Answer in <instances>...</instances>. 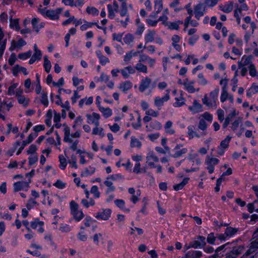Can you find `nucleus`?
Wrapping results in <instances>:
<instances>
[{"label": "nucleus", "instance_id": "7", "mask_svg": "<svg viewBox=\"0 0 258 258\" xmlns=\"http://www.w3.org/2000/svg\"><path fill=\"white\" fill-rule=\"evenodd\" d=\"M111 211L109 209H104L102 212H98L95 217L103 220H107L111 216Z\"/></svg>", "mask_w": 258, "mask_h": 258}, {"label": "nucleus", "instance_id": "59", "mask_svg": "<svg viewBox=\"0 0 258 258\" xmlns=\"http://www.w3.org/2000/svg\"><path fill=\"white\" fill-rule=\"evenodd\" d=\"M248 208V211L249 213H252L253 210L256 209V206L255 204L253 202L252 203H249L247 206Z\"/></svg>", "mask_w": 258, "mask_h": 258}, {"label": "nucleus", "instance_id": "14", "mask_svg": "<svg viewBox=\"0 0 258 258\" xmlns=\"http://www.w3.org/2000/svg\"><path fill=\"white\" fill-rule=\"evenodd\" d=\"M186 258H200L202 256V253L200 251H190L186 253Z\"/></svg>", "mask_w": 258, "mask_h": 258}, {"label": "nucleus", "instance_id": "8", "mask_svg": "<svg viewBox=\"0 0 258 258\" xmlns=\"http://www.w3.org/2000/svg\"><path fill=\"white\" fill-rule=\"evenodd\" d=\"M151 83V79L148 77H146L145 79H142L139 87V91L141 92H144L149 88Z\"/></svg>", "mask_w": 258, "mask_h": 258}, {"label": "nucleus", "instance_id": "31", "mask_svg": "<svg viewBox=\"0 0 258 258\" xmlns=\"http://www.w3.org/2000/svg\"><path fill=\"white\" fill-rule=\"evenodd\" d=\"M86 12L88 14L93 15H98L99 11L95 7H88L86 9Z\"/></svg>", "mask_w": 258, "mask_h": 258}, {"label": "nucleus", "instance_id": "20", "mask_svg": "<svg viewBox=\"0 0 258 258\" xmlns=\"http://www.w3.org/2000/svg\"><path fill=\"white\" fill-rule=\"evenodd\" d=\"M155 34V31L151 30L149 31L145 38L146 43L152 42L154 40Z\"/></svg>", "mask_w": 258, "mask_h": 258}, {"label": "nucleus", "instance_id": "51", "mask_svg": "<svg viewBox=\"0 0 258 258\" xmlns=\"http://www.w3.org/2000/svg\"><path fill=\"white\" fill-rule=\"evenodd\" d=\"M207 127L206 122L204 119H201L199 122V128L203 131H205Z\"/></svg>", "mask_w": 258, "mask_h": 258}, {"label": "nucleus", "instance_id": "61", "mask_svg": "<svg viewBox=\"0 0 258 258\" xmlns=\"http://www.w3.org/2000/svg\"><path fill=\"white\" fill-rule=\"evenodd\" d=\"M85 24L82 25L80 27V29L82 31H85L88 28L91 27V24L90 23L87 22L86 21H84Z\"/></svg>", "mask_w": 258, "mask_h": 258}, {"label": "nucleus", "instance_id": "29", "mask_svg": "<svg viewBox=\"0 0 258 258\" xmlns=\"http://www.w3.org/2000/svg\"><path fill=\"white\" fill-rule=\"evenodd\" d=\"M131 146L132 148H140L141 146V142L135 137L131 138Z\"/></svg>", "mask_w": 258, "mask_h": 258}, {"label": "nucleus", "instance_id": "18", "mask_svg": "<svg viewBox=\"0 0 258 258\" xmlns=\"http://www.w3.org/2000/svg\"><path fill=\"white\" fill-rule=\"evenodd\" d=\"M238 228H235L232 227H228L225 231V235L227 237H231L235 234L238 231Z\"/></svg>", "mask_w": 258, "mask_h": 258}, {"label": "nucleus", "instance_id": "2", "mask_svg": "<svg viewBox=\"0 0 258 258\" xmlns=\"http://www.w3.org/2000/svg\"><path fill=\"white\" fill-rule=\"evenodd\" d=\"M207 158L205 163L208 165L207 169L209 173L211 174L214 172V166L218 164L219 160L217 158L213 157L210 158L208 157Z\"/></svg>", "mask_w": 258, "mask_h": 258}, {"label": "nucleus", "instance_id": "44", "mask_svg": "<svg viewBox=\"0 0 258 258\" xmlns=\"http://www.w3.org/2000/svg\"><path fill=\"white\" fill-rule=\"evenodd\" d=\"M41 102L45 106H47L48 105V101L47 99V95L45 93H43L41 96Z\"/></svg>", "mask_w": 258, "mask_h": 258}, {"label": "nucleus", "instance_id": "55", "mask_svg": "<svg viewBox=\"0 0 258 258\" xmlns=\"http://www.w3.org/2000/svg\"><path fill=\"white\" fill-rule=\"evenodd\" d=\"M218 0H205V4L209 7H213L218 3Z\"/></svg>", "mask_w": 258, "mask_h": 258}, {"label": "nucleus", "instance_id": "16", "mask_svg": "<svg viewBox=\"0 0 258 258\" xmlns=\"http://www.w3.org/2000/svg\"><path fill=\"white\" fill-rule=\"evenodd\" d=\"M132 87V83L130 81H126L124 83H121L119 88L121 89L123 92H126L127 90H130Z\"/></svg>", "mask_w": 258, "mask_h": 258}, {"label": "nucleus", "instance_id": "46", "mask_svg": "<svg viewBox=\"0 0 258 258\" xmlns=\"http://www.w3.org/2000/svg\"><path fill=\"white\" fill-rule=\"evenodd\" d=\"M78 205L74 201H72L70 202V208L71 210V213L78 211Z\"/></svg>", "mask_w": 258, "mask_h": 258}, {"label": "nucleus", "instance_id": "1", "mask_svg": "<svg viewBox=\"0 0 258 258\" xmlns=\"http://www.w3.org/2000/svg\"><path fill=\"white\" fill-rule=\"evenodd\" d=\"M194 14L197 19L199 20L204 16L206 10V7L202 3H200L194 7Z\"/></svg>", "mask_w": 258, "mask_h": 258}, {"label": "nucleus", "instance_id": "32", "mask_svg": "<svg viewBox=\"0 0 258 258\" xmlns=\"http://www.w3.org/2000/svg\"><path fill=\"white\" fill-rule=\"evenodd\" d=\"M34 53L32 56H35V57L38 60H40L41 58L42 53L40 50L38 49L37 45L35 44L34 45Z\"/></svg>", "mask_w": 258, "mask_h": 258}, {"label": "nucleus", "instance_id": "21", "mask_svg": "<svg viewBox=\"0 0 258 258\" xmlns=\"http://www.w3.org/2000/svg\"><path fill=\"white\" fill-rule=\"evenodd\" d=\"M182 21L178 20L174 22H171L168 25V28L171 30H178L179 28V25L182 24Z\"/></svg>", "mask_w": 258, "mask_h": 258}, {"label": "nucleus", "instance_id": "52", "mask_svg": "<svg viewBox=\"0 0 258 258\" xmlns=\"http://www.w3.org/2000/svg\"><path fill=\"white\" fill-rule=\"evenodd\" d=\"M215 239L216 237L214 236V233H211L208 235L207 240L209 243L214 244Z\"/></svg>", "mask_w": 258, "mask_h": 258}, {"label": "nucleus", "instance_id": "15", "mask_svg": "<svg viewBox=\"0 0 258 258\" xmlns=\"http://www.w3.org/2000/svg\"><path fill=\"white\" fill-rule=\"evenodd\" d=\"M188 79H186L185 82H184V83H183V85L184 86L185 89L188 92L190 93H194L196 90L193 86L194 82H191L190 83H188Z\"/></svg>", "mask_w": 258, "mask_h": 258}, {"label": "nucleus", "instance_id": "25", "mask_svg": "<svg viewBox=\"0 0 258 258\" xmlns=\"http://www.w3.org/2000/svg\"><path fill=\"white\" fill-rule=\"evenodd\" d=\"M95 168L94 167L90 166L89 168H86L84 172L81 173V176H86L88 175L92 174L94 173Z\"/></svg>", "mask_w": 258, "mask_h": 258}, {"label": "nucleus", "instance_id": "9", "mask_svg": "<svg viewBox=\"0 0 258 258\" xmlns=\"http://www.w3.org/2000/svg\"><path fill=\"white\" fill-rule=\"evenodd\" d=\"M31 182L30 180H29L28 182L26 181H18L14 183V190L15 192L18 191L22 189L24 187H28L29 186V183Z\"/></svg>", "mask_w": 258, "mask_h": 258}, {"label": "nucleus", "instance_id": "57", "mask_svg": "<svg viewBox=\"0 0 258 258\" xmlns=\"http://www.w3.org/2000/svg\"><path fill=\"white\" fill-rule=\"evenodd\" d=\"M37 150V147L35 145H31L29 149L27 150V153L28 154H32L36 152Z\"/></svg>", "mask_w": 258, "mask_h": 258}, {"label": "nucleus", "instance_id": "19", "mask_svg": "<svg viewBox=\"0 0 258 258\" xmlns=\"http://www.w3.org/2000/svg\"><path fill=\"white\" fill-rule=\"evenodd\" d=\"M227 84L226 82L224 83V86L222 87V92L221 95L220 99L222 102H225L228 97V93L227 91Z\"/></svg>", "mask_w": 258, "mask_h": 258}, {"label": "nucleus", "instance_id": "17", "mask_svg": "<svg viewBox=\"0 0 258 258\" xmlns=\"http://www.w3.org/2000/svg\"><path fill=\"white\" fill-rule=\"evenodd\" d=\"M236 115L235 110H234L231 113L229 114L226 117L223 127L225 128L229 124L231 119Z\"/></svg>", "mask_w": 258, "mask_h": 258}, {"label": "nucleus", "instance_id": "4", "mask_svg": "<svg viewBox=\"0 0 258 258\" xmlns=\"http://www.w3.org/2000/svg\"><path fill=\"white\" fill-rule=\"evenodd\" d=\"M62 8H58L55 10H47L46 16L51 20H57L59 18V15L62 12Z\"/></svg>", "mask_w": 258, "mask_h": 258}, {"label": "nucleus", "instance_id": "3", "mask_svg": "<svg viewBox=\"0 0 258 258\" xmlns=\"http://www.w3.org/2000/svg\"><path fill=\"white\" fill-rule=\"evenodd\" d=\"M244 247L240 245L238 247H234L233 249L226 254L225 258H235L239 255L244 250Z\"/></svg>", "mask_w": 258, "mask_h": 258}, {"label": "nucleus", "instance_id": "38", "mask_svg": "<svg viewBox=\"0 0 258 258\" xmlns=\"http://www.w3.org/2000/svg\"><path fill=\"white\" fill-rule=\"evenodd\" d=\"M104 184L108 187L107 192L113 191L115 190V187L113 185L111 181H108V179L104 181Z\"/></svg>", "mask_w": 258, "mask_h": 258}, {"label": "nucleus", "instance_id": "27", "mask_svg": "<svg viewBox=\"0 0 258 258\" xmlns=\"http://www.w3.org/2000/svg\"><path fill=\"white\" fill-rule=\"evenodd\" d=\"M10 27L11 28H15L17 31L20 30V26L19 25V19H16L13 20L12 18L10 19Z\"/></svg>", "mask_w": 258, "mask_h": 258}, {"label": "nucleus", "instance_id": "13", "mask_svg": "<svg viewBox=\"0 0 258 258\" xmlns=\"http://www.w3.org/2000/svg\"><path fill=\"white\" fill-rule=\"evenodd\" d=\"M19 72H22L25 75H27L28 74L27 70L25 68L17 64L13 68V74L14 76H16L18 73Z\"/></svg>", "mask_w": 258, "mask_h": 258}, {"label": "nucleus", "instance_id": "34", "mask_svg": "<svg viewBox=\"0 0 258 258\" xmlns=\"http://www.w3.org/2000/svg\"><path fill=\"white\" fill-rule=\"evenodd\" d=\"M103 128L102 127L99 128L98 126H96L93 130L92 134L94 135L99 134L101 137L104 136V134L103 133Z\"/></svg>", "mask_w": 258, "mask_h": 258}, {"label": "nucleus", "instance_id": "48", "mask_svg": "<svg viewBox=\"0 0 258 258\" xmlns=\"http://www.w3.org/2000/svg\"><path fill=\"white\" fill-rule=\"evenodd\" d=\"M59 230L62 232H69L71 231V228L69 225L62 224L60 227Z\"/></svg>", "mask_w": 258, "mask_h": 258}, {"label": "nucleus", "instance_id": "54", "mask_svg": "<svg viewBox=\"0 0 258 258\" xmlns=\"http://www.w3.org/2000/svg\"><path fill=\"white\" fill-rule=\"evenodd\" d=\"M158 22V20H154L151 18H148V19H146V22L147 23L148 25L150 26H152V27L156 26Z\"/></svg>", "mask_w": 258, "mask_h": 258}, {"label": "nucleus", "instance_id": "62", "mask_svg": "<svg viewBox=\"0 0 258 258\" xmlns=\"http://www.w3.org/2000/svg\"><path fill=\"white\" fill-rule=\"evenodd\" d=\"M229 146V143H228V139H225L223 140L220 145V148H223V149H226Z\"/></svg>", "mask_w": 258, "mask_h": 258}, {"label": "nucleus", "instance_id": "47", "mask_svg": "<svg viewBox=\"0 0 258 258\" xmlns=\"http://www.w3.org/2000/svg\"><path fill=\"white\" fill-rule=\"evenodd\" d=\"M150 126L153 129L159 130L161 128L162 126L159 122L155 121L151 123Z\"/></svg>", "mask_w": 258, "mask_h": 258}, {"label": "nucleus", "instance_id": "23", "mask_svg": "<svg viewBox=\"0 0 258 258\" xmlns=\"http://www.w3.org/2000/svg\"><path fill=\"white\" fill-rule=\"evenodd\" d=\"M44 68L45 69V71L47 73H49L50 71L51 65L50 61L48 60V57L47 56H45L44 57V64H43Z\"/></svg>", "mask_w": 258, "mask_h": 258}, {"label": "nucleus", "instance_id": "6", "mask_svg": "<svg viewBox=\"0 0 258 258\" xmlns=\"http://www.w3.org/2000/svg\"><path fill=\"white\" fill-rule=\"evenodd\" d=\"M37 136H38V134H30L29 136H28L27 139L26 140L23 141L22 146L18 150V151L17 153V155L20 154L22 152V150L24 149V147L27 144L31 143L32 142V141L33 140V139L35 138H36V137H37Z\"/></svg>", "mask_w": 258, "mask_h": 258}, {"label": "nucleus", "instance_id": "64", "mask_svg": "<svg viewBox=\"0 0 258 258\" xmlns=\"http://www.w3.org/2000/svg\"><path fill=\"white\" fill-rule=\"evenodd\" d=\"M253 239L254 240L250 243L249 246L253 247L255 250H256L258 249V239L256 238H253Z\"/></svg>", "mask_w": 258, "mask_h": 258}, {"label": "nucleus", "instance_id": "56", "mask_svg": "<svg viewBox=\"0 0 258 258\" xmlns=\"http://www.w3.org/2000/svg\"><path fill=\"white\" fill-rule=\"evenodd\" d=\"M185 8L187 10V14L189 15L188 17H190V18H191V17L194 14V12L191 7L190 4L189 3L187 5H186Z\"/></svg>", "mask_w": 258, "mask_h": 258}, {"label": "nucleus", "instance_id": "5", "mask_svg": "<svg viewBox=\"0 0 258 258\" xmlns=\"http://www.w3.org/2000/svg\"><path fill=\"white\" fill-rule=\"evenodd\" d=\"M86 117L88 119V123H94L96 126H98L99 125V120L100 119V115L97 113L93 112L92 115L87 114Z\"/></svg>", "mask_w": 258, "mask_h": 258}, {"label": "nucleus", "instance_id": "60", "mask_svg": "<svg viewBox=\"0 0 258 258\" xmlns=\"http://www.w3.org/2000/svg\"><path fill=\"white\" fill-rule=\"evenodd\" d=\"M218 117L219 120L222 122L224 119V113L223 110L218 109L217 111Z\"/></svg>", "mask_w": 258, "mask_h": 258}, {"label": "nucleus", "instance_id": "50", "mask_svg": "<svg viewBox=\"0 0 258 258\" xmlns=\"http://www.w3.org/2000/svg\"><path fill=\"white\" fill-rule=\"evenodd\" d=\"M146 159L148 161H149L152 159L155 162H158L159 161V158L158 157L153 154L152 153L148 154V155L146 157Z\"/></svg>", "mask_w": 258, "mask_h": 258}, {"label": "nucleus", "instance_id": "43", "mask_svg": "<svg viewBox=\"0 0 258 258\" xmlns=\"http://www.w3.org/2000/svg\"><path fill=\"white\" fill-rule=\"evenodd\" d=\"M31 55V51H29L27 52L20 53L18 55V58L21 59H26Z\"/></svg>", "mask_w": 258, "mask_h": 258}, {"label": "nucleus", "instance_id": "36", "mask_svg": "<svg viewBox=\"0 0 258 258\" xmlns=\"http://www.w3.org/2000/svg\"><path fill=\"white\" fill-rule=\"evenodd\" d=\"M249 75L252 77H255L258 73H257L255 67L253 63H251L249 67Z\"/></svg>", "mask_w": 258, "mask_h": 258}, {"label": "nucleus", "instance_id": "49", "mask_svg": "<svg viewBox=\"0 0 258 258\" xmlns=\"http://www.w3.org/2000/svg\"><path fill=\"white\" fill-rule=\"evenodd\" d=\"M53 185L58 188L62 189L65 187L66 183L62 182L60 180H57L56 182L53 184Z\"/></svg>", "mask_w": 258, "mask_h": 258}, {"label": "nucleus", "instance_id": "39", "mask_svg": "<svg viewBox=\"0 0 258 258\" xmlns=\"http://www.w3.org/2000/svg\"><path fill=\"white\" fill-rule=\"evenodd\" d=\"M38 23V19L36 18H34L32 19V24L33 25V29L35 30V31L36 32H38L39 31V29L42 27H38V26H37V23Z\"/></svg>", "mask_w": 258, "mask_h": 258}, {"label": "nucleus", "instance_id": "24", "mask_svg": "<svg viewBox=\"0 0 258 258\" xmlns=\"http://www.w3.org/2000/svg\"><path fill=\"white\" fill-rule=\"evenodd\" d=\"M99 110L103 113V115L106 118H108L112 114V111L109 108H104L99 107Z\"/></svg>", "mask_w": 258, "mask_h": 258}, {"label": "nucleus", "instance_id": "26", "mask_svg": "<svg viewBox=\"0 0 258 258\" xmlns=\"http://www.w3.org/2000/svg\"><path fill=\"white\" fill-rule=\"evenodd\" d=\"M77 221H80L84 217V214L81 211H77L72 213Z\"/></svg>", "mask_w": 258, "mask_h": 258}, {"label": "nucleus", "instance_id": "33", "mask_svg": "<svg viewBox=\"0 0 258 258\" xmlns=\"http://www.w3.org/2000/svg\"><path fill=\"white\" fill-rule=\"evenodd\" d=\"M59 159L60 162V168L63 170L66 167L67 164L66 159L63 155H60L59 156Z\"/></svg>", "mask_w": 258, "mask_h": 258}, {"label": "nucleus", "instance_id": "10", "mask_svg": "<svg viewBox=\"0 0 258 258\" xmlns=\"http://www.w3.org/2000/svg\"><path fill=\"white\" fill-rule=\"evenodd\" d=\"M169 99V95L168 93L162 98L156 97L155 99V105L158 107H160L163 105L164 102L167 101Z\"/></svg>", "mask_w": 258, "mask_h": 258}, {"label": "nucleus", "instance_id": "22", "mask_svg": "<svg viewBox=\"0 0 258 258\" xmlns=\"http://www.w3.org/2000/svg\"><path fill=\"white\" fill-rule=\"evenodd\" d=\"M135 69L137 70L139 72H142L144 73H147V67L140 62L138 63Z\"/></svg>", "mask_w": 258, "mask_h": 258}, {"label": "nucleus", "instance_id": "30", "mask_svg": "<svg viewBox=\"0 0 258 258\" xmlns=\"http://www.w3.org/2000/svg\"><path fill=\"white\" fill-rule=\"evenodd\" d=\"M219 90L218 89H215L213 91H212L210 94V96L213 100V102L214 105H216V99L218 96Z\"/></svg>", "mask_w": 258, "mask_h": 258}, {"label": "nucleus", "instance_id": "35", "mask_svg": "<svg viewBox=\"0 0 258 258\" xmlns=\"http://www.w3.org/2000/svg\"><path fill=\"white\" fill-rule=\"evenodd\" d=\"M187 152V149L186 148H183L180 150V151H177L175 152L174 155L172 156L173 158H176L179 157H181L183 154H185Z\"/></svg>", "mask_w": 258, "mask_h": 258}, {"label": "nucleus", "instance_id": "12", "mask_svg": "<svg viewBox=\"0 0 258 258\" xmlns=\"http://www.w3.org/2000/svg\"><path fill=\"white\" fill-rule=\"evenodd\" d=\"M202 106L197 100H195L193 103V106H189L188 109L194 113H198L202 111Z\"/></svg>", "mask_w": 258, "mask_h": 258}, {"label": "nucleus", "instance_id": "45", "mask_svg": "<svg viewBox=\"0 0 258 258\" xmlns=\"http://www.w3.org/2000/svg\"><path fill=\"white\" fill-rule=\"evenodd\" d=\"M107 9L108 10V17L111 19H112L115 17V13H114V10H113L112 6L111 5L109 4L107 5Z\"/></svg>", "mask_w": 258, "mask_h": 258}, {"label": "nucleus", "instance_id": "63", "mask_svg": "<svg viewBox=\"0 0 258 258\" xmlns=\"http://www.w3.org/2000/svg\"><path fill=\"white\" fill-rule=\"evenodd\" d=\"M18 101L19 103L23 104L25 106H27L28 104V102L26 101L25 98L22 95H19L18 97Z\"/></svg>", "mask_w": 258, "mask_h": 258}, {"label": "nucleus", "instance_id": "37", "mask_svg": "<svg viewBox=\"0 0 258 258\" xmlns=\"http://www.w3.org/2000/svg\"><path fill=\"white\" fill-rule=\"evenodd\" d=\"M134 37L133 35L131 34H126L123 38V41L125 43L129 44L134 40Z\"/></svg>", "mask_w": 258, "mask_h": 258}, {"label": "nucleus", "instance_id": "28", "mask_svg": "<svg viewBox=\"0 0 258 258\" xmlns=\"http://www.w3.org/2000/svg\"><path fill=\"white\" fill-rule=\"evenodd\" d=\"M229 243H227L225 244H224L219 247H218L216 250H215V254H214V255H212L211 256V257H212V258H217V257H221V256H222L223 255V254H222L221 255H220L221 253H219L221 250H222L225 247L226 245H227V244H228Z\"/></svg>", "mask_w": 258, "mask_h": 258}, {"label": "nucleus", "instance_id": "40", "mask_svg": "<svg viewBox=\"0 0 258 258\" xmlns=\"http://www.w3.org/2000/svg\"><path fill=\"white\" fill-rule=\"evenodd\" d=\"M137 54V52H136L134 53H133V50L128 52L124 56V61L125 62L129 61L132 57H133V55H136Z\"/></svg>", "mask_w": 258, "mask_h": 258}, {"label": "nucleus", "instance_id": "53", "mask_svg": "<svg viewBox=\"0 0 258 258\" xmlns=\"http://www.w3.org/2000/svg\"><path fill=\"white\" fill-rule=\"evenodd\" d=\"M167 20H168L167 16L162 14V16L160 17L158 19V21H161V22H162V23L164 25L167 26V25H168V23L167 22Z\"/></svg>", "mask_w": 258, "mask_h": 258}, {"label": "nucleus", "instance_id": "11", "mask_svg": "<svg viewBox=\"0 0 258 258\" xmlns=\"http://www.w3.org/2000/svg\"><path fill=\"white\" fill-rule=\"evenodd\" d=\"M220 9L224 13H228L231 12L233 9V3L231 1L224 5L219 6Z\"/></svg>", "mask_w": 258, "mask_h": 258}, {"label": "nucleus", "instance_id": "58", "mask_svg": "<svg viewBox=\"0 0 258 258\" xmlns=\"http://www.w3.org/2000/svg\"><path fill=\"white\" fill-rule=\"evenodd\" d=\"M202 101L203 104L206 105L208 106H212L214 104L213 102H212V101L209 102L208 100L207 95H205L204 97L202 99Z\"/></svg>", "mask_w": 258, "mask_h": 258}, {"label": "nucleus", "instance_id": "41", "mask_svg": "<svg viewBox=\"0 0 258 258\" xmlns=\"http://www.w3.org/2000/svg\"><path fill=\"white\" fill-rule=\"evenodd\" d=\"M90 192L91 194L94 195V197L96 198H98L100 197V192L96 185H94L92 187Z\"/></svg>", "mask_w": 258, "mask_h": 258}, {"label": "nucleus", "instance_id": "42", "mask_svg": "<svg viewBox=\"0 0 258 258\" xmlns=\"http://www.w3.org/2000/svg\"><path fill=\"white\" fill-rule=\"evenodd\" d=\"M242 119L240 117H238L232 123L231 125V128L235 131L238 128L239 123L241 122Z\"/></svg>", "mask_w": 258, "mask_h": 258}]
</instances>
